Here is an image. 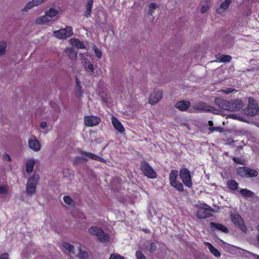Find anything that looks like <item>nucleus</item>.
<instances>
[{
  "label": "nucleus",
  "mask_w": 259,
  "mask_h": 259,
  "mask_svg": "<svg viewBox=\"0 0 259 259\" xmlns=\"http://www.w3.org/2000/svg\"><path fill=\"white\" fill-rule=\"evenodd\" d=\"M218 110L214 107L209 106L207 103L203 102H199L192 106L191 109L188 110L190 113H201V112H213L218 114Z\"/></svg>",
  "instance_id": "f257e3e1"
},
{
  "label": "nucleus",
  "mask_w": 259,
  "mask_h": 259,
  "mask_svg": "<svg viewBox=\"0 0 259 259\" xmlns=\"http://www.w3.org/2000/svg\"><path fill=\"white\" fill-rule=\"evenodd\" d=\"M39 176L37 174L32 175L28 180L25 193L28 197H32L36 193V188L39 180Z\"/></svg>",
  "instance_id": "f03ea898"
},
{
  "label": "nucleus",
  "mask_w": 259,
  "mask_h": 259,
  "mask_svg": "<svg viewBox=\"0 0 259 259\" xmlns=\"http://www.w3.org/2000/svg\"><path fill=\"white\" fill-rule=\"evenodd\" d=\"M244 114L251 117L254 116L259 114V107L256 101L253 98L248 99V104L245 109L243 110Z\"/></svg>",
  "instance_id": "7ed1b4c3"
},
{
  "label": "nucleus",
  "mask_w": 259,
  "mask_h": 259,
  "mask_svg": "<svg viewBox=\"0 0 259 259\" xmlns=\"http://www.w3.org/2000/svg\"><path fill=\"white\" fill-rule=\"evenodd\" d=\"M62 247L68 250L70 256L73 257L74 256L78 257L79 259H87L88 258V253L85 251H82L80 248L79 249V254H75L74 250L73 245L67 242H63L62 244Z\"/></svg>",
  "instance_id": "20e7f679"
},
{
  "label": "nucleus",
  "mask_w": 259,
  "mask_h": 259,
  "mask_svg": "<svg viewBox=\"0 0 259 259\" xmlns=\"http://www.w3.org/2000/svg\"><path fill=\"white\" fill-rule=\"evenodd\" d=\"M89 232L91 235L97 236L99 240L102 243L106 242L109 239V235L105 233L101 228H90Z\"/></svg>",
  "instance_id": "39448f33"
},
{
  "label": "nucleus",
  "mask_w": 259,
  "mask_h": 259,
  "mask_svg": "<svg viewBox=\"0 0 259 259\" xmlns=\"http://www.w3.org/2000/svg\"><path fill=\"white\" fill-rule=\"evenodd\" d=\"M179 174L180 179L184 185L189 188H192L193 183L190 175V171L187 168H182L180 170Z\"/></svg>",
  "instance_id": "423d86ee"
},
{
  "label": "nucleus",
  "mask_w": 259,
  "mask_h": 259,
  "mask_svg": "<svg viewBox=\"0 0 259 259\" xmlns=\"http://www.w3.org/2000/svg\"><path fill=\"white\" fill-rule=\"evenodd\" d=\"M238 174L242 178H249L256 177L258 176V172L254 169L247 167H240L237 169Z\"/></svg>",
  "instance_id": "0eeeda50"
},
{
  "label": "nucleus",
  "mask_w": 259,
  "mask_h": 259,
  "mask_svg": "<svg viewBox=\"0 0 259 259\" xmlns=\"http://www.w3.org/2000/svg\"><path fill=\"white\" fill-rule=\"evenodd\" d=\"M141 169L144 175L150 179H154L157 177V174L153 168L147 162L141 163Z\"/></svg>",
  "instance_id": "6e6552de"
},
{
  "label": "nucleus",
  "mask_w": 259,
  "mask_h": 259,
  "mask_svg": "<svg viewBox=\"0 0 259 259\" xmlns=\"http://www.w3.org/2000/svg\"><path fill=\"white\" fill-rule=\"evenodd\" d=\"M55 36L59 39H65L70 37L73 34L72 29L70 26H67L64 29H60L53 32Z\"/></svg>",
  "instance_id": "1a4fd4ad"
},
{
  "label": "nucleus",
  "mask_w": 259,
  "mask_h": 259,
  "mask_svg": "<svg viewBox=\"0 0 259 259\" xmlns=\"http://www.w3.org/2000/svg\"><path fill=\"white\" fill-rule=\"evenodd\" d=\"M244 104L241 100H235L234 101H229L228 111H238L243 108Z\"/></svg>",
  "instance_id": "9d476101"
},
{
  "label": "nucleus",
  "mask_w": 259,
  "mask_h": 259,
  "mask_svg": "<svg viewBox=\"0 0 259 259\" xmlns=\"http://www.w3.org/2000/svg\"><path fill=\"white\" fill-rule=\"evenodd\" d=\"M84 123L88 126H93L98 125L101 122V119L97 116H85Z\"/></svg>",
  "instance_id": "9b49d317"
},
{
  "label": "nucleus",
  "mask_w": 259,
  "mask_h": 259,
  "mask_svg": "<svg viewBox=\"0 0 259 259\" xmlns=\"http://www.w3.org/2000/svg\"><path fill=\"white\" fill-rule=\"evenodd\" d=\"M29 147L35 152L40 150V145L38 141L34 136H32L28 140Z\"/></svg>",
  "instance_id": "f8f14e48"
},
{
  "label": "nucleus",
  "mask_w": 259,
  "mask_h": 259,
  "mask_svg": "<svg viewBox=\"0 0 259 259\" xmlns=\"http://www.w3.org/2000/svg\"><path fill=\"white\" fill-rule=\"evenodd\" d=\"M162 93L160 91L154 92L149 97V102L151 105L157 103L162 98Z\"/></svg>",
  "instance_id": "ddd939ff"
},
{
  "label": "nucleus",
  "mask_w": 259,
  "mask_h": 259,
  "mask_svg": "<svg viewBox=\"0 0 259 259\" xmlns=\"http://www.w3.org/2000/svg\"><path fill=\"white\" fill-rule=\"evenodd\" d=\"M112 123L114 127L120 134H122L124 132V128L119 120L115 116H112L111 117Z\"/></svg>",
  "instance_id": "4468645a"
},
{
  "label": "nucleus",
  "mask_w": 259,
  "mask_h": 259,
  "mask_svg": "<svg viewBox=\"0 0 259 259\" xmlns=\"http://www.w3.org/2000/svg\"><path fill=\"white\" fill-rule=\"evenodd\" d=\"M231 220L233 224L237 227H245L244 220L242 217L237 214H232L231 215Z\"/></svg>",
  "instance_id": "2eb2a0df"
},
{
  "label": "nucleus",
  "mask_w": 259,
  "mask_h": 259,
  "mask_svg": "<svg viewBox=\"0 0 259 259\" xmlns=\"http://www.w3.org/2000/svg\"><path fill=\"white\" fill-rule=\"evenodd\" d=\"M190 106V102L188 101L182 100L175 104V107L182 111H187Z\"/></svg>",
  "instance_id": "dca6fc26"
},
{
  "label": "nucleus",
  "mask_w": 259,
  "mask_h": 259,
  "mask_svg": "<svg viewBox=\"0 0 259 259\" xmlns=\"http://www.w3.org/2000/svg\"><path fill=\"white\" fill-rule=\"evenodd\" d=\"M214 102L220 108L228 111L229 101L218 98L215 99Z\"/></svg>",
  "instance_id": "f3484780"
},
{
  "label": "nucleus",
  "mask_w": 259,
  "mask_h": 259,
  "mask_svg": "<svg viewBox=\"0 0 259 259\" xmlns=\"http://www.w3.org/2000/svg\"><path fill=\"white\" fill-rule=\"evenodd\" d=\"M80 153L92 159L97 160L100 162H105V160L104 159L94 153L84 152L83 151H80Z\"/></svg>",
  "instance_id": "a211bd4d"
},
{
  "label": "nucleus",
  "mask_w": 259,
  "mask_h": 259,
  "mask_svg": "<svg viewBox=\"0 0 259 259\" xmlns=\"http://www.w3.org/2000/svg\"><path fill=\"white\" fill-rule=\"evenodd\" d=\"M231 2V0H225L221 3L220 7L217 9V13L219 14H222L229 8Z\"/></svg>",
  "instance_id": "6ab92c4d"
},
{
  "label": "nucleus",
  "mask_w": 259,
  "mask_h": 259,
  "mask_svg": "<svg viewBox=\"0 0 259 259\" xmlns=\"http://www.w3.org/2000/svg\"><path fill=\"white\" fill-rule=\"evenodd\" d=\"M205 246L209 249L210 252L215 257H219L221 256L220 252L215 248L210 243L205 242Z\"/></svg>",
  "instance_id": "aec40b11"
},
{
  "label": "nucleus",
  "mask_w": 259,
  "mask_h": 259,
  "mask_svg": "<svg viewBox=\"0 0 259 259\" xmlns=\"http://www.w3.org/2000/svg\"><path fill=\"white\" fill-rule=\"evenodd\" d=\"M35 160L33 159H28L26 163V170L28 173H30L33 170L35 164Z\"/></svg>",
  "instance_id": "412c9836"
},
{
  "label": "nucleus",
  "mask_w": 259,
  "mask_h": 259,
  "mask_svg": "<svg viewBox=\"0 0 259 259\" xmlns=\"http://www.w3.org/2000/svg\"><path fill=\"white\" fill-rule=\"evenodd\" d=\"M65 53L71 59H75L77 57V51L73 48H66Z\"/></svg>",
  "instance_id": "4be33fe9"
},
{
  "label": "nucleus",
  "mask_w": 259,
  "mask_h": 259,
  "mask_svg": "<svg viewBox=\"0 0 259 259\" xmlns=\"http://www.w3.org/2000/svg\"><path fill=\"white\" fill-rule=\"evenodd\" d=\"M51 21L48 16L45 14V15L38 17L35 20V23L37 24H46Z\"/></svg>",
  "instance_id": "5701e85b"
},
{
  "label": "nucleus",
  "mask_w": 259,
  "mask_h": 259,
  "mask_svg": "<svg viewBox=\"0 0 259 259\" xmlns=\"http://www.w3.org/2000/svg\"><path fill=\"white\" fill-rule=\"evenodd\" d=\"M178 176V171L177 170H172L169 176V181L170 185L171 183H175L177 181V178Z\"/></svg>",
  "instance_id": "b1692460"
},
{
  "label": "nucleus",
  "mask_w": 259,
  "mask_h": 259,
  "mask_svg": "<svg viewBox=\"0 0 259 259\" xmlns=\"http://www.w3.org/2000/svg\"><path fill=\"white\" fill-rule=\"evenodd\" d=\"M197 215L200 219H204L209 217L210 214L204 209L201 208L197 211Z\"/></svg>",
  "instance_id": "393cba45"
},
{
  "label": "nucleus",
  "mask_w": 259,
  "mask_h": 259,
  "mask_svg": "<svg viewBox=\"0 0 259 259\" xmlns=\"http://www.w3.org/2000/svg\"><path fill=\"white\" fill-rule=\"evenodd\" d=\"M59 12L57 10L51 8L49 10L45 12V14L48 16L49 19H51V20L52 19L56 16L58 14Z\"/></svg>",
  "instance_id": "a878e982"
},
{
  "label": "nucleus",
  "mask_w": 259,
  "mask_h": 259,
  "mask_svg": "<svg viewBox=\"0 0 259 259\" xmlns=\"http://www.w3.org/2000/svg\"><path fill=\"white\" fill-rule=\"evenodd\" d=\"M93 0H88L87 4L86 5V12L85 13V16L86 17H90V13L92 11V9L93 7Z\"/></svg>",
  "instance_id": "bb28decb"
},
{
  "label": "nucleus",
  "mask_w": 259,
  "mask_h": 259,
  "mask_svg": "<svg viewBox=\"0 0 259 259\" xmlns=\"http://www.w3.org/2000/svg\"><path fill=\"white\" fill-rule=\"evenodd\" d=\"M228 188L232 190H236L238 189V183L235 180H229L227 182Z\"/></svg>",
  "instance_id": "cd10ccee"
},
{
  "label": "nucleus",
  "mask_w": 259,
  "mask_h": 259,
  "mask_svg": "<svg viewBox=\"0 0 259 259\" xmlns=\"http://www.w3.org/2000/svg\"><path fill=\"white\" fill-rule=\"evenodd\" d=\"M240 192L245 197H252L254 195L253 192L247 189H241Z\"/></svg>",
  "instance_id": "c85d7f7f"
},
{
  "label": "nucleus",
  "mask_w": 259,
  "mask_h": 259,
  "mask_svg": "<svg viewBox=\"0 0 259 259\" xmlns=\"http://www.w3.org/2000/svg\"><path fill=\"white\" fill-rule=\"evenodd\" d=\"M170 186L174 187L176 190L180 192H182L184 190L183 184L178 181L175 182L174 183H171Z\"/></svg>",
  "instance_id": "c756f323"
},
{
  "label": "nucleus",
  "mask_w": 259,
  "mask_h": 259,
  "mask_svg": "<svg viewBox=\"0 0 259 259\" xmlns=\"http://www.w3.org/2000/svg\"><path fill=\"white\" fill-rule=\"evenodd\" d=\"M73 45H74L77 48L84 49L85 46L82 41H80L78 39H71Z\"/></svg>",
  "instance_id": "7c9ffc66"
},
{
  "label": "nucleus",
  "mask_w": 259,
  "mask_h": 259,
  "mask_svg": "<svg viewBox=\"0 0 259 259\" xmlns=\"http://www.w3.org/2000/svg\"><path fill=\"white\" fill-rule=\"evenodd\" d=\"M218 59L220 62H229L232 59V57L229 55H223L218 57Z\"/></svg>",
  "instance_id": "2f4dec72"
},
{
  "label": "nucleus",
  "mask_w": 259,
  "mask_h": 259,
  "mask_svg": "<svg viewBox=\"0 0 259 259\" xmlns=\"http://www.w3.org/2000/svg\"><path fill=\"white\" fill-rule=\"evenodd\" d=\"M34 7H35L34 3L32 2V0L31 1H29L28 2L24 8L21 10V12L22 13L27 12L29 10L33 8Z\"/></svg>",
  "instance_id": "473e14b6"
},
{
  "label": "nucleus",
  "mask_w": 259,
  "mask_h": 259,
  "mask_svg": "<svg viewBox=\"0 0 259 259\" xmlns=\"http://www.w3.org/2000/svg\"><path fill=\"white\" fill-rule=\"evenodd\" d=\"M158 7V5L155 3H151L149 5L148 14L149 16L153 15V11Z\"/></svg>",
  "instance_id": "72a5a7b5"
},
{
  "label": "nucleus",
  "mask_w": 259,
  "mask_h": 259,
  "mask_svg": "<svg viewBox=\"0 0 259 259\" xmlns=\"http://www.w3.org/2000/svg\"><path fill=\"white\" fill-rule=\"evenodd\" d=\"M63 200L66 204H67L71 206H74L75 205L74 201L73 200V199L70 197H69L68 196H64Z\"/></svg>",
  "instance_id": "f704fd0d"
},
{
  "label": "nucleus",
  "mask_w": 259,
  "mask_h": 259,
  "mask_svg": "<svg viewBox=\"0 0 259 259\" xmlns=\"http://www.w3.org/2000/svg\"><path fill=\"white\" fill-rule=\"evenodd\" d=\"M83 160L84 161H87L88 159L85 157H79V156H76L74 158L73 162L74 165H77L81 163V161Z\"/></svg>",
  "instance_id": "c9c22d12"
},
{
  "label": "nucleus",
  "mask_w": 259,
  "mask_h": 259,
  "mask_svg": "<svg viewBox=\"0 0 259 259\" xmlns=\"http://www.w3.org/2000/svg\"><path fill=\"white\" fill-rule=\"evenodd\" d=\"M84 68H85V70L87 72H89L90 75H93L95 72H94L95 68H94L93 64L92 63H89L88 64V66L85 67Z\"/></svg>",
  "instance_id": "e433bc0d"
},
{
  "label": "nucleus",
  "mask_w": 259,
  "mask_h": 259,
  "mask_svg": "<svg viewBox=\"0 0 259 259\" xmlns=\"http://www.w3.org/2000/svg\"><path fill=\"white\" fill-rule=\"evenodd\" d=\"M7 44L5 41L0 42V56L4 55L6 52Z\"/></svg>",
  "instance_id": "4c0bfd02"
},
{
  "label": "nucleus",
  "mask_w": 259,
  "mask_h": 259,
  "mask_svg": "<svg viewBox=\"0 0 259 259\" xmlns=\"http://www.w3.org/2000/svg\"><path fill=\"white\" fill-rule=\"evenodd\" d=\"M83 95L82 87L81 85L76 87L75 95L76 97H80Z\"/></svg>",
  "instance_id": "58836bf2"
},
{
  "label": "nucleus",
  "mask_w": 259,
  "mask_h": 259,
  "mask_svg": "<svg viewBox=\"0 0 259 259\" xmlns=\"http://www.w3.org/2000/svg\"><path fill=\"white\" fill-rule=\"evenodd\" d=\"M228 118H232V119H236V120H238L239 121H245V120H244L242 118H241V117H240L239 116L236 115V114H230L229 115H228L227 116Z\"/></svg>",
  "instance_id": "ea45409f"
},
{
  "label": "nucleus",
  "mask_w": 259,
  "mask_h": 259,
  "mask_svg": "<svg viewBox=\"0 0 259 259\" xmlns=\"http://www.w3.org/2000/svg\"><path fill=\"white\" fill-rule=\"evenodd\" d=\"M213 231H217L218 232H221L225 233H228L229 231L228 228H212Z\"/></svg>",
  "instance_id": "a19ab883"
},
{
  "label": "nucleus",
  "mask_w": 259,
  "mask_h": 259,
  "mask_svg": "<svg viewBox=\"0 0 259 259\" xmlns=\"http://www.w3.org/2000/svg\"><path fill=\"white\" fill-rule=\"evenodd\" d=\"M8 194V188L0 186V194L1 195H7Z\"/></svg>",
  "instance_id": "79ce46f5"
},
{
  "label": "nucleus",
  "mask_w": 259,
  "mask_h": 259,
  "mask_svg": "<svg viewBox=\"0 0 259 259\" xmlns=\"http://www.w3.org/2000/svg\"><path fill=\"white\" fill-rule=\"evenodd\" d=\"M94 50L95 53L96 55L97 56V57L99 58H101L102 56L101 51L98 48H97L96 46L94 47Z\"/></svg>",
  "instance_id": "37998d69"
},
{
  "label": "nucleus",
  "mask_w": 259,
  "mask_h": 259,
  "mask_svg": "<svg viewBox=\"0 0 259 259\" xmlns=\"http://www.w3.org/2000/svg\"><path fill=\"white\" fill-rule=\"evenodd\" d=\"M109 259H124V257L118 254H111Z\"/></svg>",
  "instance_id": "c03bdc74"
},
{
  "label": "nucleus",
  "mask_w": 259,
  "mask_h": 259,
  "mask_svg": "<svg viewBox=\"0 0 259 259\" xmlns=\"http://www.w3.org/2000/svg\"><path fill=\"white\" fill-rule=\"evenodd\" d=\"M209 130L210 131V133H213L215 131L219 132H222L223 130L222 127L219 126L217 127H210L209 128Z\"/></svg>",
  "instance_id": "a18cd8bd"
},
{
  "label": "nucleus",
  "mask_w": 259,
  "mask_h": 259,
  "mask_svg": "<svg viewBox=\"0 0 259 259\" xmlns=\"http://www.w3.org/2000/svg\"><path fill=\"white\" fill-rule=\"evenodd\" d=\"M136 256L137 259H146L145 256L141 251H137L136 253Z\"/></svg>",
  "instance_id": "49530a36"
},
{
  "label": "nucleus",
  "mask_w": 259,
  "mask_h": 259,
  "mask_svg": "<svg viewBox=\"0 0 259 259\" xmlns=\"http://www.w3.org/2000/svg\"><path fill=\"white\" fill-rule=\"evenodd\" d=\"M47 1V0H32V2L34 3L35 6L37 7L45 3Z\"/></svg>",
  "instance_id": "de8ad7c7"
},
{
  "label": "nucleus",
  "mask_w": 259,
  "mask_h": 259,
  "mask_svg": "<svg viewBox=\"0 0 259 259\" xmlns=\"http://www.w3.org/2000/svg\"><path fill=\"white\" fill-rule=\"evenodd\" d=\"M156 248H157V247H156L155 243H151L150 245V247H149V250L151 252H153L156 250Z\"/></svg>",
  "instance_id": "09e8293b"
},
{
  "label": "nucleus",
  "mask_w": 259,
  "mask_h": 259,
  "mask_svg": "<svg viewBox=\"0 0 259 259\" xmlns=\"http://www.w3.org/2000/svg\"><path fill=\"white\" fill-rule=\"evenodd\" d=\"M209 9V7L208 5H205L202 6L201 9V13L202 14L205 13L206 12L208 9Z\"/></svg>",
  "instance_id": "8fccbe9b"
},
{
  "label": "nucleus",
  "mask_w": 259,
  "mask_h": 259,
  "mask_svg": "<svg viewBox=\"0 0 259 259\" xmlns=\"http://www.w3.org/2000/svg\"><path fill=\"white\" fill-rule=\"evenodd\" d=\"M3 158L4 159L8 161H11V158L10 157V156L6 153H5L4 155H3Z\"/></svg>",
  "instance_id": "3c124183"
},
{
  "label": "nucleus",
  "mask_w": 259,
  "mask_h": 259,
  "mask_svg": "<svg viewBox=\"0 0 259 259\" xmlns=\"http://www.w3.org/2000/svg\"><path fill=\"white\" fill-rule=\"evenodd\" d=\"M233 161L238 164H243V163L242 162V160L237 157H234L233 158Z\"/></svg>",
  "instance_id": "603ef678"
},
{
  "label": "nucleus",
  "mask_w": 259,
  "mask_h": 259,
  "mask_svg": "<svg viewBox=\"0 0 259 259\" xmlns=\"http://www.w3.org/2000/svg\"><path fill=\"white\" fill-rule=\"evenodd\" d=\"M0 259H9V254L4 253L0 255Z\"/></svg>",
  "instance_id": "864d4df0"
},
{
  "label": "nucleus",
  "mask_w": 259,
  "mask_h": 259,
  "mask_svg": "<svg viewBox=\"0 0 259 259\" xmlns=\"http://www.w3.org/2000/svg\"><path fill=\"white\" fill-rule=\"evenodd\" d=\"M40 126L42 129L47 128V126H48V124H47V122L44 121L41 122L40 124Z\"/></svg>",
  "instance_id": "5fc2aeb1"
},
{
  "label": "nucleus",
  "mask_w": 259,
  "mask_h": 259,
  "mask_svg": "<svg viewBox=\"0 0 259 259\" xmlns=\"http://www.w3.org/2000/svg\"><path fill=\"white\" fill-rule=\"evenodd\" d=\"M203 209L206 210V211H207L208 210L210 211H213V209L212 208L206 204L205 205V207H204Z\"/></svg>",
  "instance_id": "6e6d98bb"
},
{
  "label": "nucleus",
  "mask_w": 259,
  "mask_h": 259,
  "mask_svg": "<svg viewBox=\"0 0 259 259\" xmlns=\"http://www.w3.org/2000/svg\"><path fill=\"white\" fill-rule=\"evenodd\" d=\"M210 227H225V226L223 225H220L219 224H217V223H215L213 222H211L210 223Z\"/></svg>",
  "instance_id": "4d7b16f0"
},
{
  "label": "nucleus",
  "mask_w": 259,
  "mask_h": 259,
  "mask_svg": "<svg viewBox=\"0 0 259 259\" xmlns=\"http://www.w3.org/2000/svg\"><path fill=\"white\" fill-rule=\"evenodd\" d=\"M142 230L143 231H144V232H145L146 233H149L150 232V230L146 228H142Z\"/></svg>",
  "instance_id": "13d9d810"
},
{
  "label": "nucleus",
  "mask_w": 259,
  "mask_h": 259,
  "mask_svg": "<svg viewBox=\"0 0 259 259\" xmlns=\"http://www.w3.org/2000/svg\"><path fill=\"white\" fill-rule=\"evenodd\" d=\"M240 230H241L242 232L246 233L247 231V228L244 227V228H238Z\"/></svg>",
  "instance_id": "bf43d9fd"
},
{
  "label": "nucleus",
  "mask_w": 259,
  "mask_h": 259,
  "mask_svg": "<svg viewBox=\"0 0 259 259\" xmlns=\"http://www.w3.org/2000/svg\"><path fill=\"white\" fill-rule=\"evenodd\" d=\"M76 86H79V85H81L80 84V81L79 80L78 78L76 77Z\"/></svg>",
  "instance_id": "052dcab7"
},
{
  "label": "nucleus",
  "mask_w": 259,
  "mask_h": 259,
  "mask_svg": "<svg viewBox=\"0 0 259 259\" xmlns=\"http://www.w3.org/2000/svg\"><path fill=\"white\" fill-rule=\"evenodd\" d=\"M208 125L210 127H213V122L212 121H208Z\"/></svg>",
  "instance_id": "680f3d73"
},
{
  "label": "nucleus",
  "mask_w": 259,
  "mask_h": 259,
  "mask_svg": "<svg viewBox=\"0 0 259 259\" xmlns=\"http://www.w3.org/2000/svg\"><path fill=\"white\" fill-rule=\"evenodd\" d=\"M79 215L80 217H82L83 218H84V214L82 212L80 213Z\"/></svg>",
  "instance_id": "e2e57ef3"
},
{
  "label": "nucleus",
  "mask_w": 259,
  "mask_h": 259,
  "mask_svg": "<svg viewBox=\"0 0 259 259\" xmlns=\"http://www.w3.org/2000/svg\"><path fill=\"white\" fill-rule=\"evenodd\" d=\"M148 213H149L150 215H151V212L150 209L148 210Z\"/></svg>",
  "instance_id": "0e129e2a"
},
{
  "label": "nucleus",
  "mask_w": 259,
  "mask_h": 259,
  "mask_svg": "<svg viewBox=\"0 0 259 259\" xmlns=\"http://www.w3.org/2000/svg\"><path fill=\"white\" fill-rule=\"evenodd\" d=\"M57 119V117H54L53 120L54 121H56Z\"/></svg>",
  "instance_id": "69168bd1"
},
{
  "label": "nucleus",
  "mask_w": 259,
  "mask_h": 259,
  "mask_svg": "<svg viewBox=\"0 0 259 259\" xmlns=\"http://www.w3.org/2000/svg\"><path fill=\"white\" fill-rule=\"evenodd\" d=\"M257 259H259V255L257 256Z\"/></svg>",
  "instance_id": "338daca9"
},
{
  "label": "nucleus",
  "mask_w": 259,
  "mask_h": 259,
  "mask_svg": "<svg viewBox=\"0 0 259 259\" xmlns=\"http://www.w3.org/2000/svg\"><path fill=\"white\" fill-rule=\"evenodd\" d=\"M257 229H258L257 230L259 231V228H257Z\"/></svg>",
  "instance_id": "774afa93"
}]
</instances>
